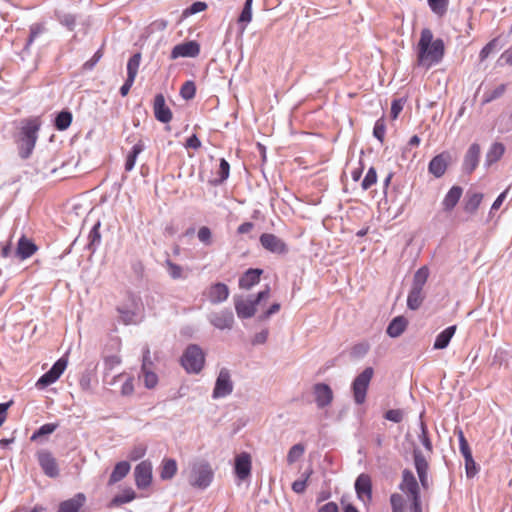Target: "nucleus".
<instances>
[{"label": "nucleus", "instance_id": "nucleus-1", "mask_svg": "<svg viewBox=\"0 0 512 512\" xmlns=\"http://www.w3.org/2000/svg\"><path fill=\"white\" fill-rule=\"evenodd\" d=\"M445 52V45L442 39H434L433 32L429 28L421 31L417 44V63L426 69L438 64Z\"/></svg>", "mask_w": 512, "mask_h": 512}, {"label": "nucleus", "instance_id": "nucleus-2", "mask_svg": "<svg viewBox=\"0 0 512 512\" xmlns=\"http://www.w3.org/2000/svg\"><path fill=\"white\" fill-rule=\"evenodd\" d=\"M214 479V470L209 462L199 460L191 465L188 482L196 489L205 490L208 488Z\"/></svg>", "mask_w": 512, "mask_h": 512}, {"label": "nucleus", "instance_id": "nucleus-3", "mask_svg": "<svg viewBox=\"0 0 512 512\" xmlns=\"http://www.w3.org/2000/svg\"><path fill=\"white\" fill-rule=\"evenodd\" d=\"M40 126L41 122L38 118L29 119L23 124L19 139V149L22 158H28L32 153Z\"/></svg>", "mask_w": 512, "mask_h": 512}, {"label": "nucleus", "instance_id": "nucleus-4", "mask_svg": "<svg viewBox=\"0 0 512 512\" xmlns=\"http://www.w3.org/2000/svg\"><path fill=\"white\" fill-rule=\"evenodd\" d=\"M270 296V288L267 286L265 290L259 292L255 299L235 297L234 305L237 316L241 319L251 318L257 311V304L262 300L268 299Z\"/></svg>", "mask_w": 512, "mask_h": 512}, {"label": "nucleus", "instance_id": "nucleus-5", "mask_svg": "<svg viewBox=\"0 0 512 512\" xmlns=\"http://www.w3.org/2000/svg\"><path fill=\"white\" fill-rule=\"evenodd\" d=\"M205 362L204 354L197 345H190L185 350L181 364L188 373H199Z\"/></svg>", "mask_w": 512, "mask_h": 512}, {"label": "nucleus", "instance_id": "nucleus-6", "mask_svg": "<svg viewBox=\"0 0 512 512\" xmlns=\"http://www.w3.org/2000/svg\"><path fill=\"white\" fill-rule=\"evenodd\" d=\"M373 374V368L367 367L354 379L352 383L354 401L359 405L363 404L366 400L367 390Z\"/></svg>", "mask_w": 512, "mask_h": 512}, {"label": "nucleus", "instance_id": "nucleus-7", "mask_svg": "<svg viewBox=\"0 0 512 512\" xmlns=\"http://www.w3.org/2000/svg\"><path fill=\"white\" fill-rule=\"evenodd\" d=\"M233 391V382L231 380L230 372L227 368H222L218 374L213 389V398H224L230 395Z\"/></svg>", "mask_w": 512, "mask_h": 512}, {"label": "nucleus", "instance_id": "nucleus-8", "mask_svg": "<svg viewBox=\"0 0 512 512\" xmlns=\"http://www.w3.org/2000/svg\"><path fill=\"white\" fill-rule=\"evenodd\" d=\"M66 367L67 360L64 358H60L54 363V365L51 367L49 371H47L38 379V381L36 382V386L41 389L53 384L60 378V376L65 371Z\"/></svg>", "mask_w": 512, "mask_h": 512}, {"label": "nucleus", "instance_id": "nucleus-9", "mask_svg": "<svg viewBox=\"0 0 512 512\" xmlns=\"http://www.w3.org/2000/svg\"><path fill=\"white\" fill-rule=\"evenodd\" d=\"M36 456L38 463L46 476L50 478H56L59 476L60 471L58 463L51 452L47 450H40L37 452Z\"/></svg>", "mask_w": 512, "mask_h": 512}, {"label": "nucleus", "instance_id": "nucleus-10", "mask_svg": "<svg viewBox=\"0 0 512 512\" xmlns=\"http://www.w3.org/2000/svg\"><path fill=\"white\" fill-rule=\"evenodd\" d=\"M413 459H414V466H415L416 472L418 474L421 486L424 489H428L429 484H430L429 477H428V470H429L428 460H427L426 456L417 448L413 450Z\"/></svg>", "mask_w": 512, "mask_h": 512}, {"label": "nucleus", "instance_id": "nucleus-11", "mask_svg": "<svg viewBox=\"0 0 512 512\" xmlns=\"http://www.w3.org/2000/svg\"><path fill=\"white\" fill-rule=\"evenodd\" d=\"M399 489L408 495L411 499L420 498L419 484L409 469H404L402 472V480L399 484Z\"/></svg>", "mask_w": 512, "mask_h": 512}, {"label": "nucleus", "instance_id": "nucleus-12", "mask_svg": "<svg viewBox=\"0 0 512 512\" xmlns=\"http://www.w3.org/2000/svg\"><path fill=\"white\" fill-rule=\"evenodd\" d=\"M135 484L139 489H145L152 482V464L149 461L140 462L134 469Z\"/></svg>", "mask_w": 512, "mask_h": 512}, {"label": "nucleus", "instance_id": "nucleus-13", "mask_svg": "<svg viewBox=\"0 0 512 512\" xmlns=\"http://www.w3.org/2000/svg\"><path fill=\"white\" fill-rule=\"evenodd\" d=\"M209 322L216 329L230 330L234 325V315L232 311L224 309L218 312H213L209 315Z\"/></svg>", "mask_w": 512, "mask_h": 512}, {"label": "nucleus", "instance_id": "nucleus-14", "mask_svg": "<svg viewBox=\"0 0 512 512\" xmlns=\"http://www.w3.org/2000/svg\"><path fill=\"white\" fill-rule=\"evenodd\" d=\"M229 294L228 286L222 282L210 285L204 293L211 304L223 303L228 299Z\"/></svg>", "mask_w": 512, "mask_h": 512}, {"label": "nucleus", "instance_id": "nucleus-15", "mask_svg": "<svg viewBox=\"0 0 512 512\" xmlns=\"http://www.w3.org/2000/svg\"><path fill=\"white\" fill-rule=\"evenodd\" d=\"M451 155L448 152H442L431 159L428 165V171L434 177H442L450 163Z\"/></svg>", "mask_w": 512, "mask_h": 512}, {"label": "nucleus", "instance_id": "nucleus-16", "mask_svg": "<svg viewBox=\"0 0 512 512\" xmlns=\"http://www.w3.org/2000/svg\"><path fill=\"white\" fill-rule=\"evenodd\" d=\"M261 245L268 251L277 254H284L288 251L285 242L271 233H263L260 236Z\"/></svg>", "mask_w": 512, "mask_h": 512}, {"label": "nucleus", "instance_id": "nucleus-17", "mask_svg": "<svg viewBox=\"0 0 512 512\" xmlns=\"http://www.w3.org/2000/svg\"><path fill=\"white\" fill-rule=\"evenodd\" d=\"M200 53V45L196 41H187L173 47L170 58L175 60L180 57H196Z\"/></svg>", "mask_w": 512, "mask_h": 512}, {"label": "nucleus", "instance_id": "nucleus-18", "mask_svg": "<svg viewBox=\"0 0 512 512\" xmlns=\"http://www.w3.org/2000/svg\"><path fill=\"white\" fill-rule=\"evenodd\" d=\"M355 490L358 498L363 502L367 503L372 498V482L368 474H360L355 481Z\"/></svg>", "mask_w": 512, "mask_h": 512}, {"label": "nucleus", "instance_id": "nucleus-19", "mask_svg": "<svg viewBox=\"0 0 512 512\" xmlns=\"http://www.w3.org/2000/svg\"><path fill=\"white\" fill-rule=\"evenodd\" d=\"M313 394L318 408L329 406L333 401V391L327 384H315Z\"/></svg>", "mask_w": 512, "mask_h": 512}, {"label": "nucleus", "instance_id": "nucleus-20", "mask_svg": "<svg viewBox=\"0 0 512 512\" xmlns=\"http://www.w3.org/2000/svg\"><path fill=\"white\" fill-rule=\"evenodd\" d=\"M252 461L250 454L242 452L235 458V474L240 480L247 479L251 474Z\"/></svg>", "mask_w": 512, "mask_h": 512}, {"label": "nucleus", "instance_id": "nucleus-21", "mask_svg": "<svg viewBox=\"0 0 512 512\" xmlns=\"http://www.w3.org/2000/svg\"><path fill=\"white\" fill-rule=\"evenodd\" d=\"M154 115L155 118L162 122L168 123L172 119V112L165 103V98L162 94H157L154 98Z\"/></svg>", "mask_w": 512, "mask_h": 512}, {"label": "nucleus", "instance_id": "nucleus-22", "mask_svg": "<svg viewBox=\"0 0 512 512\" xmlns=\"http://www.w3.org/2000/svg\"><path fill=\"white\" fill-rule=\"evenodd\" d=\"M480 152L481 148L477 143L471 144L468 148L463 160V169L467 173H472L476 169L479 163Z\"/></svg>", "mask_w": 512, "mask_h": 512}, {"label": "nucleus", "instance_id": "nucleus-23", "mask_svg": "<svg viewBox=\"0 0 512 512\" xmlns=\"http://www.w3.org/2000/svg\"><path fill=\"white\" fill-rule=\"evenodd\" d=\"M36 251L37 246L31 240L22 236L18 241L14 255L21 260H25L31 257Z\"/></svg>", "mask_w": 512, "mask_h": 512}, {"label": "nucleus", "instance_id": "nucleus-24", "mask_svg": "<svg viewBox=\"0 0 512 512\" xmlns=\"http://www.w3.org/2000/svg\"><path fill=\"white\" fill-rule=\"evenodd\" d=\"M85 501L86 496L83 493H77L74 497L61 502L57 512H78Z\"/></svg>", "mask_w": 512, "mask_h": 512}, {"label": "nucleus", "instance_id": "nucleus-25", "mask_svg": "<svg viewBox=\"0 0 512 512\" xmlns=\"http://www.w3.org/2000/svg\"><path fill=\"white\" fill-rule=\"evenodd\" d=\"M263 270L261 269H248L244 275L239 279V287L241 289L249 290L260 281V276Z\"/></svg>", "mask_w": 512, "mask_h": 512}, {"label": "nucleus", "instance_id": "nucleus-26", "mask_svg": "<svg viewBox=\"0 0 512 512\" xmlns=\"http://www.w3.org/2000/svg\"><path fill=\"white\" fill-rule=\"evenodd\" d=\"M456 329V325H452L444 329L441 333H439L435 339L433 348L437 350L445 349L449 345L452 337L454 336Z\"/></svg>", "mask_w": 512, "mask_h": 512}, {"label": "nucleus", "instance_id": "nucleus-27", "mask_svg": "<svg viewBox=\"0 0 512 512\" xmlns=\"http://www.w3.org/2000/svg\"><path fill=\"white\" fill-rule=\"evenodd\" d=\"M462 193L463 190L460 186H453L443 199L442 205L444 210L451 211L460 200Z\"/></svg>", "mask_w": 512, "mask_h": 512}, {"label": "nucleus", "instance_id": "nucleus-28", "mask_svg": "<svg viewBox=\"0 0 512 512\" xmlns=\"http://www.w3.org/2000/svg\"><path fill=\"white\" fill-rule=\"evenodd\" d=\"M407 325L408 321L405 317L397 316L389 323L387 334L392 338L399 337L405 331Z\"/></svg>", "mask_w": 512, "mask_h": 512}, {"label": "nucleus", "instance_id": "nucleus-29", "mask_svg": "<svg viewBox=\"0 0 512 512\" xmlns=\"http://www.w3.org/2000/svg\"><path fill=\"white\" fill-rule=\"evenodd\" d=\"M130 469H131V466H130L129 462H127V461L118 462L115 465V467L110 475L108 484L113 485V484L121 481L123 478H125L128 475Z\"/></svg>", "mask_w": 512, "mask_h": 512}, {"label": "nucleus", "instance_id": "nucleus-30", "mask_svg": "<svg viewBox=\"0 0 512 512\" xmlns=\"http://www.w3.org/2000/svg\"><path fill=\"white\" fill-rule=\"evenodd\" d=\"M425 298L422 289L411 287L407 297V307L411 310H417L423 303Z\"/></svg>", "mask_w": 512, "mask_h": 512}, {"label": "nucleus", "instance_id": "nucleus-31", "mask_svg": "<svg viewBox=\"0 0 512 512\" xmlns=\"http://www.w3.org/2000/svg\"><path fill=\"white\" fill-rule=\"evenodd\" d=\"M252 3L253 0H246L244 7L238 17V25L240 26V31L243 33L246 30L247 25L252 20Z\"/></svg>", "mask_w": 512, "mask_h": 512}, {"label": "nucleus", "instance_id": "nucleus-32", "mask_svg": "<svg viewBox=\"0 0 512 512\" xmlns=\"http://www.w3.org/2000/svg\"><path fill=\"white\" fill-rule=\"evenodd\" d=\"M178 467L174 459H164L161 464L160 477L162 480H170L177 473Z\"/></svg>", "mask_w": 512, "mask_h": 512}, {"label": "nucleus", "instance_id": "nucleus-33", "mask_svg": "<svg viewBox=\"0 0 512 512\" xmlns=\"http://www.w3.org/2000/svg\"><path fill=\"white\" fill-rule=\"evenodd\" d=\"M504 151L502 143H493L486 154V165L490 166L497 162L503 156Z\"/></svg>", "mask_w": 512, "mask_h": 512}, {"label": "nucleus", "instance_id": "nucleus-34", "mask_svg": "<svg viewBox=\"0 0 512 512\" xmlns=\"http://www.w3.org/2000/svg\"><path fill=\"white\" fill-rule=\"evenodd\" d=\"M136 498V493L133 489L127 488L121 494L116 495L110 502V507L120 506L129 503Z\"/></svg>", "mask_w": 512, "mask_h": 512}, {"label": "nucleus", "instance_id": "nucleus-35", "mask_svg": "<svg viewBox=\"0 0 512 512\" xmlns=\"http://www.w3.org/2000/svg\"><path fill=\"white\" fill-rule=\"evenodd\" d=\"M483 199L482 193H468L464 209L468 213H475Z\"/></svg>", "mask_w": 512, "mask_h": 512}, {"label": "nucleus", "instance_id": "nucleus-36", "mask_svg": "<svg viewBox=\"0 0 512 512\" xmlns=\"http://www.w3.org/2000/svg\"><path fill=\"white\" fill-rule=\"evenodd\" d=\"M144 150V144L139 141L136 143L133 147L131 152L127 155L126 163H125V170L131 171L136 163V159L138 155Z\"/></svg>", "mask_w": 512, "mask_h": 512}, {"label": "nucleus", "instance_id": "nucleus-37", "mask_svg": "<svg viewBox=\"0 0 512 512\" xmlns=\"http://www.w3.org/2000/svg\"><path fill=\"white\" fill-rule=\"evenodd\" d=\"M428 277H429L428 267L422 266L415 272V274L413 276L412 287H416V288L423 290Z\"/></svg>", "mask_w": 512, "mask_h": 512}, {"label": "nucleus", "instance_id": "nucleus-38", "mask_svg": "<svg viewBox=\"0 0 512 512\" xmlns=\"http://www.w3.org/2000/svg\"><path fill=\"white\" fill-rule=\"evenodd\" d=\"M169 276L173 280L185 278L184 269L182 266L172 262L170 259H166L164 263Z\"/></svg>", "mask_w": 512, "mask_h": 512}, {"label": "nucleus", "instance_id": "nucleus-39", "mask_svg": "<svg viewBox=\"0 0 512 512\" xmlns=\"http://www.w3.org/2000/svg\"><path fill=\"white\" fill-rule=\"evenodd\" d=\"M140 378H143L144 385L148 389H153L158 384V376L151 368L141 369Z\"/></svg>", "mask_w": 512, "mask_h": 512}, {"label": "nucleus", "instance_id": "nucleus-40", "mask_svg": "<svg viewBox=\"0 0 512 512\" xmlns=\"http://www.w3.org/2000/svg\"><path fill=\"white\" fill-rule=\"evenodd\" d=\"M432 12L439 17L446 14L449 0H427Z\"/></svg>", "mask_w": 512, "mask_h": 512}, {"label": "nucleus", "instance_id": "nucleus-41", "mask_svg": "<svg viewBox=\"0 0 512 512\" xmlns=\"http://www.w3.org/2000/svg\"><path fill=\"white\" fill-rule=\"evenodd\" d=\"M141 62V54H134L127 63V77L135 79Z\"/></svg>", "mask_w": 512, "mask_h": 512}, {"label": "nucleus", "instance_id": "nucleus-42", "mask_svg": "<svg viewBox=\"0 0 512 512\" xmlns=\"http://www.w3.org/2000/svg\"><path fill=\"white\" fill-rule=\"evenodd\" d=\"M72 122V114L68 111L60 112L55 119V126L58 130H66Z\"/></svg>", "mask_w": 512, "mask_h": 512}, {"label": "nucleus", "instance_id": "nucleus-43", "mask_svg": "<svg viewBox=\"0 0 512 512\" xmlns=\"http://www.w3.org/2000/svg\"><path fill=\"white\" fill-rule=\"evenodd\" d=\"M464 460H465V472H466L467 478H470V479L474 478L479 471L478 465L474 461L472 455L464 457Z\"/></svg>", "mask_w": 512, "mask_h": 512}, {"label": "nucleus", "instance_id": "nucleus-44", "mask_svg": "<svg viewBox=\"0 0 512 512\" xmlns=\"http://www.w3.org/2000/svg\"><path fill=\"white\" fill-rule=\"evenodd\" d=\"M305 448L302 444H295L292 446L287 455V462L293 464L304 454Z\"/></svg>", "mask_w": 512, "mask_h": 512}, {"label": "nucleus", "instance_id": "nucleus-45", "mask_svg": "<svg viewBox=\"0 0 512 512\" xmlns=\"http://www.w3.org/2000/svg\"><path fill=\"white\" fill-rule=\"evenodd\" d=\"M390 504H391L392 512H405V510H404L405 500L401 494H399V493L391 494Z\"/></svg>", "mask_w": 512, "mask_h": 512}, {"label": "nucleus", "instance_id": "nucleus-46", "mask_svg": "<svg viewBox=\"0 0 512 512\" xmlns=\"http://www.w3.org/2000/svg\"><path fill=\"white\" fill-rule=\"evenodd\" d=\"M45 32V27L42 24H33L30 27V35L27 39V43L25 45V50H28L29 46L34 42V40L41 34Z\"/></svg>", "mask_w": 512, "mask_h": 512}, {"label": "nucleus", "instance_id": "nucleus-47", "mask_svg": "<svg viewBox=\"0 0 512 512\" xmlns=\"http://www.w3.org/2000/svg\"><path fill=\"white\" fill-rule=\"evenodd\" d=\"M57 427L58 424L55 423L44 424L33 433V435L31 436V440L33 441L41 436L52 434L57 429Z\"/></svg>", "mask_w": 512, "mask_h": 512}, {"label": "nucleus", "instance_id": "nucleus-48", "mask_svg": "<svg viewBox=\"0 0 512 512\" xmlns=\"http://www.w3.org/2000/svg\"><path fill=\"white\" fill-rule=\"evenodd\" d=\"M196 87L193 81L185 82L180 90V95L186 100H190L195 96Z\"/></svg>", "mask_w": 512, "mask_h": 512}, {"label": "nucleus", "instance_id": "nucleus-49", "mask_svg": "<svg viewBox=\"0 0 512 512\" xmlns=\"http://www.w3.org/2000/svg\"><path fill=\"white\" fill-rule=\"evenodd\" d=\"M377 181V172L374 167L369 168L368 172L366 173L362 183L361 187L364 190L369 189L372 185H374Z\"/></svg>", "mask_w": 512, "mask_h": 512}, {"label": "nucleus", "instance_id": "nucleus-50", "mask_svg": "<svg viewBox=\"0 0 512 512\" xmlns=\"http://www.w3.org/2000/svg\"><path fill=\"white\" fill-rule=\"evenodd\" d=\"M420 428H421V434L419 436L420 441L423 444V446L425 447V449L427 450L428 454H431L433 447H432V443L428 437L427 428L423 422L420 423Z\"/></svg>", "mask_w": 512, "mask_h": 512}, {"label": "nucleus", "instance_id": "nucleus-51", "mask_svg": "<svg viewBox=\"0 0 512 512\" xmlns=\"http://www.w3.org/2000/svg\"><path fill=\"white\" fill-rule=\"evenodd\" d=\"M506 91V85L500 84L497 86L494 90H492L489 94L485 96V99L483 100L484 103H489L499 97H501Z\"/></svg>", "mask_w": 512, "mask_h": 512}, {"label": "nucleus", "instance_id": "nucleus-52", "mask_svg": "<svg viewBox=\"0 0 512 512\" xmlns=\"http://www.w3.org/2000/svg\"><path fill=\"white\" fill-rule=\"evenodd\" d=\"M385 131H386V127H385L384 121L382 119L377 120L375 125H374L373 135L381 143H383V141H384Z\"/></svg>", "mask_w": 512, "mask_h": 512}, {"label": "nucleus", "instance_id": "nucleus-53", "mask_svg": "<svg viewBox=\"0 0 512 512\" xmlns=\"http://www.w3.org/2000/svg\"><path fill=\"white\" fill-rule=\"evenodd\" d=\"M211 238H212V233H211L210 228H208L207 226H202L198 230V239L203 244L210 245L212 242Z\"/></svg>", "mask_w": 512, "mask_h": 512}, {"label": "nucleus", "instance_id": "nucleus-54", "mask_svg": "<svg viewBox=\"0 0 512 512\" xmlns=\"http://www.w3.org/2000/svg\"><path fill=\"white\" fill-rule=\"evenodd\" d=\"M385 419L394 423H399L403 420L404 412L400 409H391L385 413Z\"/></svg>", "mask_w": 512, "mask_h": 512}, {"label": "nucleus", "instance_id": "nucleus-55", "mask_svg": "<svg viewBox=\"0 0 512 512\" xmlns=\"http://www.w3.org/2000/svg\"><path fill=\"white\" fill-rule=\"evenodd\" d=\"M121 363V358L117 355H112L105 357L104 366H105V376L108 371H111L114 367L118 366Z\"/></svg>", "mask_w": 512, "mask_h": 512}, {"label": "nucleus", "instance_id": "nucleus-56", "mask_svg": "<svg viewBox=\"0 0 512 512\" xmlns=\"http://www.w3.org/2000/svg\"><path fill=\"white\" fill-rule=\"evenodd\" d=\"M497 46V39L491 40L489 43H487L482 50L480 51L479 57L480 60H485L496 48Z\"/></svg>", "mask_w": 512, "mask_h": 512}, {"label": "nucleus", "instance_id": "nucleus-57", "mask_svg": "<svg viewBox=\"0 0 512 512\" xmlns=\"http://www.w3.org/2000/svg\"><path fill=\"white\" fill-rule=\"evenodd\" d=\"M145 453H146V447H145V446H143V445H139V446L134 447V448L130 451V453H129L128 457H129L132 461H136V460H138V459L142 458V457L145 455Z\"/></svg>", "mask_w": 512, "mask_h": 512}, {"label": "nucleus", "instance_id": "nucleus-58", "mask_svg": "<svg viewBox=\"0 0 512 512\" xmlns=\"http://www.w3.org/2000/svg\"><path fill=\"white\" fill-rule=\"evenodd\" d=\"M229 171H230L229 163L224 158H222L220 160V166H219V172H218L220 181H224L228 178Z\"/></svg>", "mask_w": 512, "mask_h": 512}, {"label": "nucleus", "instance_id": "nucleus-59", "mask_svg": "<svg viewBox=\"0 0 512 512\" xmlns=\"http://www.w3.org/2000/svg\"><path fill=\"white\" fill-rule=\"evenodd\" d=\"M404 100L403 99H395L393 102H392V105H391V116L393 119H396L398 117V115L400 114V112L402 111L403 107H404Z\"/></svg>", "mask_w": 512, "mask_h": 512}, {"label": "nucleus", "instance_id": "nucleus-60", "mask_svg": "<svg viewBox=\"0 0 512 512\" xmlns=\"http://www.w3.org/2000/svg\"><path fill=\"white\" fill-rule=\"evenodd\" d=\"M311 472L307 473L305 479L303 480H296L293 482L292 484V490L295 492V493H303L306 489V483H307V479L309 478Z\"/></svg>", "mask_w": 512, "mask_h": 512}, {"label": "nucleus", "instance_id": "nucleus-61", "mask_svg": "<svg viewBox=\"0 0 512 512\" xmlns=\"http://www.w3.org/2000/svg\"><path fill=\"white\" fill-rule=\"evenodd\" d=\"M206 8L207 4L205 2H195L186 10V13L196 14L204 11Z\"/></svg>", "mask_w": 512, "mask_h": 512}, {"label": "nucleus", "instance_id": "nucleus-62", "mask_svg": "<svg viewBox=\"0 0 512 512\" xmlns=\"http://www.w3.org/2000/svg\"><path fill=\"white\" fill-rule=\"evenodd\" d=\"M134 392V385L132 378H127L121 388V394L124 396L131 395Z\"/></svg>", "mask_w": 512, "mask_h": 512}, {"label": "nucleus", "instance_id": "nucleus-63", "mask_svg": "<svg viewBox=\"0 0 512 512\" xmlns=\"http://www.w3.org/2000/svg\"><path fill=\"white\" fill-rule=\"evenodd\" d=\"M153 362L150 357V350L148 347H146L143 351V359H142V370H145L146 368H152Z\"/></svg>", "mask_w": 512, "mask_h": 512}, {"label": "nucleus", "instance_id": "nucleus-64", "mask_svg": "<svg viewBox=\"0 0 512 512\" xmlns=\"http://www.w3.org/2000/svg\"><path fill=\"white\" fill-rule=\"evenodd\" d=\"M318 512H339V509L336 503L328 502L320 507Z\"/></svg>", "mask_w": 512, "mask_h": 512}]
</instances>
